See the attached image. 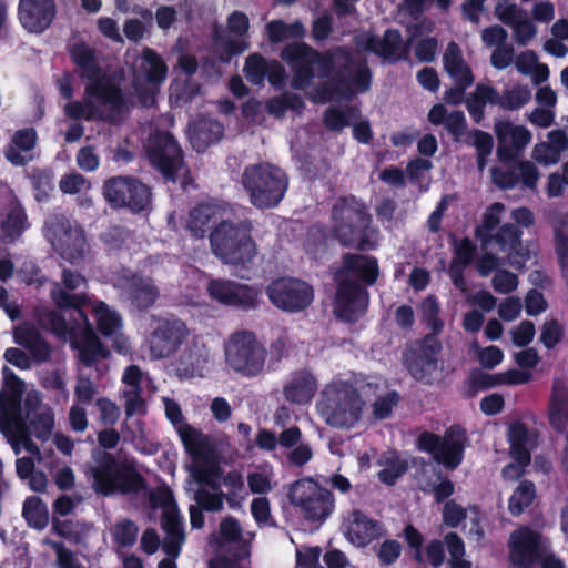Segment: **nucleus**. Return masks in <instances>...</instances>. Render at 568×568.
<instances>
[{
	"mask_svg": "<svg viewBox=\"0 0 568 568\" xmlns=\"http://www.w3.org/2000/svg\"><path fill=\"white\" fill-rule=\"evenodd\" d=\"M282 57L295 72L293 85L296 89L306 88L316 74L321 78L329 77L337 70L332 81L314 95L313 99L317 102L348 99L369 89L368 68L344 49H338L328 57H318L306 44L293 43L284 48Z\"/></svg>",
	"mask_w": 568,
	"mask_h": 568,
	"instance_id": "f257e3e1",
	"label": "nucleus"
},
{
	"mask_svg": "<svg viewBox=\"0 0 568 568\" xmlns=\"http://www.w3.org/2000/svg\"><path fill=\"white\" fill-rule=\"evenodd\" d=\"M84 283L81 274L63 270L62 284L65 290L59 283H54L51 290V298L57 307L75 308L73 324L67 323L60 314L51 310L39 311L37 318L40 325L50 328L60 338L69 339L72 347L78 349L81 363L92 366L98 359L105 358L109 352L93 332L87 315L79 308L88 302V297L69 292L80 288Z\"/></svg>",
	"mask_w": 568,
	"mask_h": 568,
	"instance_id": "f03ea898",
	"label": "nucleus"
},
{
	"mask_svg": "<svg viewBox=\"0 0 568 568\" xmlns=\"http://www.w3.org/2000/svg\"><path fill=\"white\" fill-rule=\"evenodd\" d=\"M365 403L357 389L344 381L326 384L320 393L316 409L331 427L352 428L364 414Z\"/></svg>",
	"mask_w": 568,
	"mask_h": 568,
	"instance_id": "7ed1b4c3",
	"label": "nucleus"
},
{
	"mask_svg": "<svg viewBox=\"0 0 568 568\" xmlns=\"http://www.w3.org/2000/svg\"><path fill=\"white\" fill-rule=\"evenodd\" d=\"M163 402L166 417L176 427L184 448L191 457V462L186 466L187 471L199 480H211L215 468L212 439L184 423L179 404L169 398H164Z\"/></svg>",
	"mask_w": 568,
	"mask_h": 568,
	"instance_id": "20e7f679",
	"label": "nucleus"
},
{
	"mask_svg": "<svg viewBox=\"0 0 568 568\" xmlns=\"http://www.w3.org/2000/svg\"><path fill=\"white\" fill-rule=\"evenodd\" d=\"M210 244L213 254L225 264L245 265L257 254L252 223L246 220H223L211 231Z\"/></svg>",
	"mask_w": 568,
	"mask_h": 568,
	"instance_id": "39448f33",
	"label": "nucleus"
},
{
	"mask_svg": "<svg viewBox=\"0 0 568 568\" xmlns=\"http://www.w3.org/2000/svg\"><path fill=\"white\" fill-rule=\"evenodd\" d=\"M4 385L0 392V430L7 437L16 455L21 449L30 454H38V446L31 440L26 426L23 416L18 409V399L23 393V383L11 369L3 368Z\"/></svg>",
	"mask_w": 568,
	"mask_h": 568,
	"instance_id": "423d86ee",
	"label": "nucleus"
},
{
	"mask_svg": "<svg viewBox=\"0 0 568 568\" xmlns=\"http://www.w3.org/2000/svg\"><path fill=\"white\" fill-rule=\"evenodd\" d=\"M123 100L119 89L108 81L91 82L87 85L81 101L70 100L64 106L67 116L73 120L113 119L122 109Z\"/></svg>",
	"mask_w": 568,
	"mask_h": 568,
	"instance_id": "0eeeda50",
	"label": "nucleus"
},
{
	"mask_svg": "<svg viewBox=\"0 0 568 568\" xmlns=\"http://www.w3.org/2000/svg\"><path fill=\"white\" fill-rule=\"evenodd\" d=\"M371 217L354 199L338 201L333 209V231L345 246L365 250L371 246Z\"/></svg>",
	"mask_w": 568,
	"mask_h": 568,
	"instance_id": "6e6552de",
	"label": "nucleus"
},
{
	"mask_svg": "<svg viewBox=\"0 0 568 568\" xmlns=\"http://www.w3.org/2000/svg\"><path fill=\"white\" fill-rule=\"evenodd\" d=\"M243 184L253 205L272 207L283 199L288 181L281 169L270 164H260L245 169Z\"/></svg>",
	"mask_w": 568,
	"mask_h": 568,
	"instance_id": "1a4fd4ad",
	"label": "nucleus"
},
{
	"mask_svg": "<svg viewBox=\"0 0 568 568\" xmlns=\"http://www.w3.org/2000/svg\"><path fill=\"white\" fill-rule=\"evenodd\" d=\"M152 507L162 509V528L165 531L163 550L170 557L159 564V568H176L175 559L185 541L182 516L173 498L172 491L160 487L150 496Z\"/></svg>",
	"mask_w": 568,
	"mask_h": 568,
	"instance_id": "9d476101",
	"label": "nucleus"
},
{
	"mask_svg": "<svg viewBox=\"0 0 568 568\" xmlns=\"http://www.w3.org/2000/svg\"><path fill=\"white\" fill-rule=\"evenodd\" d=\"M226 365L234 372L253 377L260 375L265 366L266 351L253 333L237 331L224 343Z\"/></svg>",
	"mask_w": 568,
	"mask_h": 568,
	"instance_id": "9b49d317",
	"label": "nucleus"
},
{
	"mask_svg": "<svg viewBox=\"0 0 568 568\" xmlns=\"http://www.w3.org/2000/svg\"><path fill=\"white\" fill-rule=\"evenodd\" d=\"M89 474L93 489L104 496L138 491L142 487V478L132 466L116 463L108 454L90 467Z\"/></svg>",
	"mask_w": 568,
	"mask_h": 568,
	"instance_id": "f8f14e48",
	"label": "nucleus"
},
{
	"mask_svg": "<svg viewBox=\"0 0 568 568\" xmlns=\"http://www.w3.org/2000/svg\"><path fill=\"white\" fill-rule=\"evenodd\" d=\"M44 235L54 251L71 263L81 261L88 252V242L81 225L62 214L48 217Z\"/></svg>",
	"mask_w": 568,
	"mask_h": 568,
	"instance_id": "ddd939ff",
	"label": "nucleus"
},
{
	"mask_svg": "<svg viewBox=\"0 0 568 568\" xmlns=\"http://www.w3.org/2000/svg\"><path fill=\"white\" fill-rule=\"evenodd\" d=\"M288 498L308 520H324L334 508L332 494L311 478L296 480Z\"/></svg>",
	"mask_w": 568,
	"mask_h": 568,
	"instance_id": "4468645a",
	"label": "nucleus"
},
{
	"mask_svg": "<svg viewBox=\"0 0 568 568\" xmlns=\"http://www.w3.org/2000/svg\"><path fill=\"white\" fill-rule=\"evenodd\" d=\"M440 342L433 335L410 343L403 354V362L409 374L418 381L432 383L440 376L438 354Z\"/></svg>",
	"mask_w": 568,
	"mask_h": 568,
	"instance_id": "2eb2a0df",
	"label": "nucleus"
},
{
	"mask_svg": "<svg viewBox=\"0 0 568 568\" xmlns=\"http://www.w3.org/2000/svg\"><path fill=\"white\" fill-rule=\"evenodd\" d=\"M166 65L162 58L153 50L145 48L134 73L133 85L140 103L152 106L160 84L166 78Z\"/></svg>",
	"mask_w": 568,
	"mask_h": 568,
	"instance_id": "dca6fc26",
	"label": "nucleus"
},
{
	"mask_svg": "<svg viewBox=\"0 0 568 568\" xmlns=\"http://www.w3.org/2000/svg\"><path fill=\"white\" fill-rule=\"evenodd\" d=\"M271 303L287 313L304 311L314 300V291L310 284L294 277H280L266 287Z\"/></svg>",
	"mask_w": 568,
	"mask_h": 568,
	"instance_id": "f3484780",
	"label": "nucleus"
},
{
	"mask_svg": "<svg viewBox=\"0 0 568 568\" xmlns=\"http://www.w3.org/2000/svg\"><path fill=\"white\" fill-rule=\"evenodd\" d=\"M103 196L112 206H126L132 212H141L150 203L149 189L142 183L124 176L105 181Z\"/></svg>",
	"mask_w": 568,
	"mask_h": 568,
	"instance_id": "a211bd4d",
	"label": "nucleus"
},
{
	"mask_svg": "<svg viewBox=\"0 0 568 568\" xmlns=\"http://www.w3.org/2000/svg\"><path fill=\"white\" fill-rule=\"evenodd\" d=\"M465 434L459 428H450L444 437L430 433H423L418 437V446L434 456V458L448 468H456L464 453Z\"/></svg>",
	"mask_w": 568,
	"mask_h": 568,
	"instance_id": "6ab92c4d",
	"label": "nucleus"
},
{
	"mask_svg": "<svg viewBox=\"0 0 568 568\" xmlns=\"http://www.w3.org/2000/svg\"><path fill=\"white\" fill-rule=\"evenodd\" d=\"M187 335L189 329L181 320H159L148 339L150 356L160 359L174 354Z\"/></svg>",
	"mask_w": 568,
	"mask_h": 568,
	"instance_id": "aec40b11",
	"label": "nucleus"
},
{
	"mask_svg": "<svg viewBox=\"0 0 568 568\" xmlns=\"http://www.w3.org/2000/svg\"><path fill=\"white\" fill-rule=\"evenodd\" d=\"M148 152L151 163L165 178L174 180L182 168L181 150L174 138L168 132L152 135L148 143Z\"/></svg>",
	"mask_w": 568,
	"mask_h": 568,
	"instance_id": "412c9836",
	"label": "nucleus"
},
{
	"mask_svg": "<svg viewBox=\"0 0 568 568\" xmlns=\"http://www.w3.org/2000/svg\"><path fill=\"white\" fill-rule=\"evenodd\" d=\"M494 131L497 138V156L504 162L513 161L531 142V132L524 125L508 120H496Z\"/></svg>",
	"mask_w": 568,
	"mask_h": 568,
	"instance_id": "4be33fe9",
	"label": "nucleus"
},
{
	"mask_svg": "<svg viewBox=\"0 0 568 568\" xmlns=\"http://www.w3.org/2000/svg\"><path fill=\"white\" fill-rule=\"evenodd\" d=\"M368 305V293L354 281H338L334 313L339 318L352 322L361 317Z\"/></svg>",
	"mask_w": 568,
	"mask_h": 568,
	"instance_id": "5701e85b",
	"label": "nucleus"
},
{
	"mask_svg": "<svg viewBox=\"0 0 568 568\" xmlns=\"http://www.w3.org/2000/svg\"><path fill=\"white\" fill-rule=\"evenodd\" d=\"M358 50L373 52L386 60L397 61L408 55V45L404 43L397 31L388 30L383 38L371 32H361L355 37Z\"/></svg>",
	"mask_w": 568,
	"mask_h": 568,
	"instance_id": "b1692460",
	"label": "nucleus"
},
{
	"mask_svg": "<svg viewBox=\"0 0 568 568\" xmlns=\"http://www.w3.org/2000/svg\"><path fill=\"white\" fill-rule=\"evenodd\" d=\"M115 286L123 291L129 304L139 311L151 307L160 294L154 282L140 274L124 273L116 278Z\"/></svg>",
	"mask_w": 568,
	"mask_h": 568,
	"instance_id": "393cba45",
	"label": "nucleus"
},
{
	"mask_svg": "<svg viewBox=\"0 0 568 568\" xmlns=\"http://www.w3.org/2000/svg\"><path fill=\"white\" fill-rule=\"evenodd\" d=\"M207 292L219 303L245 310L254 307L258 300V292L255 288L232 281H210Z\"/></svg>",
	"mask_w": 568,
	"mask_h": 568,
	"instance_id": "a878e982",
	"label": "nucleus"
},
{
	"mask_svg": "<svg viewBox=\"0 0 568 568\" xmlns=\"http://www.w3.org/2000/svg\"><path fill=\"white\" fill-rule=\"evenodd\" d=\"M57 14L54 0H20L18 18L21 26L31 33L48 29Z\"/></svg>",
	"mask_w": 568,
	"mask_h": 568,
	"instance_id": "bb28decb",
	"label": "nucleus"
},
{
	"mask_svg": "<svg viewBox=\"0 0 568 568\" xmlns=\"http://www.w3.org/2000/svg\"><path fill=\"white\" fill-rule=\"evenodd\" d=\"M343 532L356 547H364L384 535L381 523L358 509L351 510L344 518Z\"/></svg>",
	"mask_w": 568,
	"mask_h": 568,
	"instance_id": "cd10ccee",
	"label": "nucleus"
},
{
	"mask_svg": "<svg viewBox=\"0 0 568 568\" xmlns=\"http://www.w3.org/2000/svg\"><path fill=\"white\" fill-rule=\"evenodd\" d=\"M509 547L514 568H530L540 555L539 535L529 528H520L510 535Z\"/></svg>",
	"mask_w": 568,
	"mask_h": 568,
	"instance_id": "c85d7f7f",
	"label": "nucleus"
},
{
	"mask_svg": "<svg viewBox=\"0 0 568 568\" xmlns=\"http://www.w3.org/2000/svg\"><path fill=\"white\" fill-rule=\"evenodd\" d=\"M227 217H232V210L229 205L222 203H203L190 212L186 227L193 236L203 239L209 229L213 230Z\"/></svg>",
	"mask_w": 568,
	"mask_h": 568,
	"instance_id": "c756f323",
	"label": "nucleus"
},
{
	"mask_svg": "<svg viewBox=\"0 0 568 568\" xmlns=\"http://www.w3.org/2000/svg\"><path fill=\"white\" fill-rule=\"evenodd\" d=\"M539 178L538 168L528 160L518 161L511 170L491 169L493 182L500 189H514L521 184L524 187L535 190Z\"/></svg>",
	"mask_w": 568,
	"mask_h": 568,
	"instance_id": "7c9ffc66",
	"label": "nucleus"
},
{
	"mask_svg": "<svg viewBox=\"0 0 568 568\" xmlns=\"http://www.w3.org/2000/svg\"><path fill=\"white\" fill-rule=\"evenodd\" d=\"M18 409L23 416V425L30 420L32 429L38 438L47 439L54 427V414L50 407L42 406L40 396L37 393H29L24 399V406H20L18 399Z\"/></svg>",
	"mask_w": 568,
	"mask_h": 568,
	"instance_id": "2f4dec72",
	"label": "nucleus"
},
{
	"mask_svg": "<svg viewBox=\"0 0 568 568\" xmlns=\"http://www.w3.org/2000/svg\"><path fill=\"white\" fill-rule=\"evenodd\" d=\"M210 349L203 343L193 342L181 353L175 369L181 377L203 376L210 369Z\"/></svg>",
	"mask_w": 568,
	"mask_h": 568,
	"instance_id": "473e14b6",
	"label": "nucleus"
},
{
	"mask_svg": "<svg viewBox=\"0 0 568 568\" xmlns=\"http://www.w3.org/2000/svg\"><path fill=\"white\" fill-rule=\"evenodd\" d=\"M337 280L353 281L354 277L372 285L378 276V265L375 258L365 255L344 256L342 268L337 273Z\"/></svg>",
	"mask_w": 568,
	"mask_h": 568,
	"instance_id": "72a5a7b5",
	"label": "nucleus"
},
{
	"mask_svg": "<svg viewBox=\"0 0 568 568\" xmlns=\"http://www.w3.org/2000/svg\"><path fill=\"white\" fill-rule=\"evenodd\" d=\"M248 18L245 13L239 11L231 13L227 19V27L235 38L232 39L229 36H222L216 31V45L225 49L229 55L245 51L248 48V44L245 41L244 36L248 30Z\"/></svg>",
	"mask_w": 568,
	"mask_h": 568,
	"instance_id": "f704fd0d",
	"label": "nucleus"
},
{
	"mask_svg": "<svg viewBox=\"0 0 568 568\" xmlns=\"http://www.w3.org/2000/svg\"><path fill=\"white\" fill-rule=\"evenodd\" d=\"M317 390V381L307 371H300L292 375L283 388L284 397L297 405L308 404Z\"/></svg>",
	"mask_w": 568,
	"mask_h": 568,
	"instance_id": "c9c22d12",
	"label": "nucleus"
},
{
	"mask_svg": "<svg viewBox=\"0 0 568 568\" xmlns=\"http://www.w3.org/2000/svg\"><path fill=\"white\" fill-rule=\"evenodd\" d=\"M495 243L499 251L507 254V262L511 266H518L523 262L520 232L511 224H505L501 229L488 239L484 240L485 245Z\"/></svg>",
	"mask_w": 568,
	"mask_h": 568,
	"instance_id": "e433bc0d",
	"label": "nucleus"
},
{
	"mask_svg": "<svg viewBox=\"0 0 568 568\" xmlns=\"http://www.w3.org/2000/svg\"><path fill=\"white\" fill-rule=\"evenodd\" d=\"M214 474L211 480H199L191 473L190 476L194 481L204 484L206 486L200 487L194 494L195 503L204 510L221 511L224 508L225 495L220 489V484L216 480L220 477L216 456L214 455Z\"/></svg>",
	"mask_w": 568,
	"mask_h": 568,
	"instance_id": "4c0bfd02",
	"label": "nucleus"
},
{
	"mask_svg": "<svg viewBox=\"0 0 568 568\" xmlns=\"http://www.w3.org/2000/svg\"><path fill=\"white\" fill-rule=\"evenodd\" d=\"M445 71L455 81L464 87H469L474 82L470 67L463 57V51L455 42H449L443 55Z\"/></svg>",
	"mask_w": 568,
	"mask_h": 568,
	"instance_id": "58836bf2",
	"label": "nucleus"
},
{
	"mask_svg": "<svg viewBox=\"0 0 568 568\" xmlns=\"http://www.w3.org/2000/svg\"><path fill=\"white\" fill-rule=\"evenodd\" d=\"M27 227L24 209L18 203H11L0 213V243L16 241Z\"/></svg>",
	"mask_w": 568,
	"mask_h": 568,
	"instance_id": "ea45409f",
	"label": "nucleus"
},
{
	"mask_svg": "<svg viewBox=\"0 0 568 568\" xmlns=\"http://www.w3.org/2000/svg\"><path fill=\"white\" fill-rule=\"evenodd\" d=\"M14 341L20 346L27 348L37 362L49 359L50 346L33 325L29 323L19 325L14 329Z\"/></svg>",
	"mask_w": 568,
	"mask_h": 568,
	"instance_id": "a19ab883",
	"label": "nucleus"
},
{
	"mask_svg": "<svg viewBox=\"0 0 568 568\" xmlns=\"http://www.w3.org/2000/svg\"><path fill=\"white\" fill-rule=\"evenodd\" d=\"M508 442L510 444V456L515 462L529 464L530 450L535 446V438L521 423H516L509 427Z\"/></svg>",
	"mask_w": 568,
	"mask_h": 568,
	"instance_id": "79ce46f5",
	"label": "nucleus"
},
{
	"mask_svg": "<svg viewBox=\"0 0 568 568\" xmlns=\"http://www.w3.org/2000/svg\"><path fill=\"white\" fill-rule=\"evenodd\" d=\"M222 135V124L212 119H201L190 130V141L199 152L205 151L211 144L217 142Z\"/></svg>",
	"mask_w": 568,
	"mask_h": 568,
	"instance_id": "37998d69",
	"label": "nucleus"
},
{
	"mask_svg": "<svg viewBox=\"0 0 568 568\" xmlns=\"http://www.w3.org/2000/svg\"><path fill=\"white\" fill-rule=\"evenodd\" d=\"M70 54L73 62L79 68L81 75L92 82L103 81L100 79L101 69L98 63L95 51L84 42H78L71 45Z\"/></svg>",
	"mask_w": 568,
	"mask_h": 568,
	"instance_id": "c03bdc74",
	"label": "nucleus"
},
{
	"mask_svg": "<svg viewBox=\"0 0 568 568\" xmlns=\"http://www.w3.org/2000/svg\"><path fill=\"white\" fill-rule=\"evenodd\" d=\"M499 93L493 87L479 83L475 90L467 97L466 105L469 114L476 123L484 118V108L486 104L499 105Z\"/></svg>",
	"mask_w": 568,
	"mask_h": 568,
	"instance_id": "a18cd8bd",
	"label": "nucleus"
},
{
	"mask_svg": "<svg viewBox=\"0 0 568 568\" xmlns=\"http://www.w3.org/2000/svg\"><path fill=\"white\" fill-rule=\"evenodd\" d=\"M549 418L551 425L557 429H564L568 425V389L560 381L554 383Z\"/></svg>",
	"mask_w": 568,
	"mask_h": 568,
	"instance_id": "49530a36",
	"label": "nucleus"
},
{
	"mask_svg": "<svg viewBox=\"0 0 568 568\" xmlns=\"http://www.w3.org/2000/svg\"><path fill=\"white\" fill-rule=\"evenodd\" d=\"M92 312L99 331L104 336H116L121 328L120 315L103 302H94L92 304Z\"/></svg>",
	"mask_w": 568,
	"mask_h": 568,
	"instance_id": "de8ad7c7",
	"label": "nucleus"
},
{
	"mask_svg": "<svg viewBox=\"0 0 568 568\" xmlns=\"http://www.w3.org/2000/svg\"><path fill=\"white\" fill-rule=\"evenodd\" d=\"M379 464L383 469L378 473V478L386 485H394L396 480L407 470V463L394 453H387L382 456Z\"/></svg>",
	"mask_w": 568,
	"mask_h": 568,
	"instance_id": "09e8293b",
	"label": "nucleus"
},
{
	"mask_svg": "<svg viewBox=\"0 0 568 568\" xmlns=\"http://www.w3.org/2000/svg\"><path fill=\"white\" fill-rule=\"evenodd\" d=\"M22 515L28 524L37 529H42L49 521L47 506L39 497L31 496L23 504Z\"/></svg>",
	"mask_w": 568,
	"mask_h": 568,
	"instance_id": "8fccbe9b",
	"label": "nucleus"
},
{
	"mask_svg": "<svg viewBox=\"0 0 568 568\" xmlns=\"http://www.w3.org/2000/svg\"><path fill=\"white\" fill-rule=\"evenodd\" d=\"M222 485L226 488L224 495L229 507L232 509L240 508L245 498L242 475L237 471H230L222 478Z\"/></svg>",
	"mask_w": 568,
	"mask_h": 568,
	"instance_id": "3c124183",
	"label": "nucleus"
},
{
	"mask_svg": "<svg viewBox=\"0 0 568 568\" xmlns=\"http://www.w3.org/2000/svg\"><path fill=\"white\" fill-rule=\"evenodd\" d=\"M267 31L272 42H282L287 39L303 37L305 29L300 21L286 24L283 21L276 20L267 24Z\"/></svg>",
	"mask_w": 568,
	"mask_h": 568,
	"instance_id": "603ef678",
	"label": "nucleus"
},
{
	"mask_svg": "<svg viewBox=\"0 0 568 568\" xmlns=\"http://www.w3.org/2000/svg\"><path fill=\"white\" fill-rule=\"evenodd\" d=\"M531 99V91L527 85H516L505 90L499 98V106L505 110H518Z\"/></svg>",
	"mask_w": 568,
	"mask_h": 568,
	"instance_id": "864d4df0",
	"label": "nucleus"
},
{
	"mask_svg": "<svg viewBox=\"0 0 568 568\" xmlns=\"http://www.w3.org/2000/svg\"><path fill=\"white\" fill-rule=\"evenodd\" d=\"M535 488L529 481H523L509 498L508 509L514 516H519L534 500Z\"/></svg>",
	"mask_w": 568,
	"mask_h": 568,
	"instance_id": "5fc2aeb1",
	"label": "nucleus"
},
{
	"mask_svg": "<svg viewBox=\"0 0 568 568\" xmlns=\"http://www.w3.org/2000/svg\"><path fill=\"white\" fill-rule=\"evenodd\" d=\"M356 119H358V110L354 106L345 109L329 108L324 115L326 126L333 131H342L351 121Z\"/></svg>",
	"mask_w": 568,
	"mask_h": 568,
	"instance_id": "6e6d98bb",
	"label": "nucleus"
},
{
	"mask_svg": "<svg viewBox=\"0 0 568 568\" xmlns=\"http://www.w3.org/2000/svg\"><path fill=\"white\" fill-rule=\"evenodd\" d=\"M467 516H469L470 520L475 524L478 518L476 508L464 509L454 500L446 503L444 506V521L446 523V525L450 527L458 526L462 523V520L467 518Z\"/></svg>",
	"mask_w": 568,
	"mask_h": 568,
	"instance_id": "4d7b16f0",
	"label": "nucleus"
},
{
	"mask_svg": "<svg viewBox=\"0 0 568 568\" xmlns=\"http://www.w3.org/2000/svg\"><path fill=\"white\" fill-rule=\"evenodd\" d=\"M139 529L135 524L129 519L118 521L112 528V536L115 542L121 547H131L135 544Z\"/></svg>",
	"mask_w": 568,
	"mask_h": 568,
	"instance_id": "13d9d810",
	"label": "nucleus"
},
{
	"mask_svg": "<svg viewBox=\"0 0 568 568\" xmlns=\"http://www.w3.org/2000/svg\"><path fill=\"white\" fill-rule=\"evenodd\" d=\"M270 61L258 54H252L246 59L244 73L247 80L254 84H261L266 78Z\"/></svg>",
	"mask_w": 568,
	"mask_h": 568,
	"instance_id": "bf43d9fd",
	"label": "nucleus"
},
{
	"mask_svg": "<svg viewBox=\"0 0 568 568\" xmlns=\"http://www.w3.org/2000/svg\"><path fill=\"white\" fill-rule=\"evenodd\" d=\"M495 16L499 21L513 28L518 23L526 12L515 3L506 1H498L494 9Z\"/></svg>",
	"mask_w": 568,
	"mask_h": 568,
	"instance_id": "052dcab7",
	"label": "nucleus"
},
{
	"mask_svg": "<svg viewBox=\"0 0 568 568\" xmlns=\"http://www.w3.org/2000/svg\"><path fill=\"white\" fill-rule=\"evenodd\" d=\"M445 542L450 555L452 568H471V564L463 559L465 554L464 542L456 534L446 535Z\"/></svg>",
	"mask_w": 568,
	"mask_h": 568,
	"instance_id": "680f3d73",
	"label": "nucleus"
},
{
	"mask_svg": "<svg viewBox=\"0 0 568 568\" xmlns=\"http://www.w3.org/2000/svg\"><path fill=\"white\" fill-rule=\"evenodd\" d=\"M420 307L423 317L427 323L428 327H430L435 334L439 333L443 329L444 323L438 317L439 305L437 303V300L434 296H428L423 301Z\"/></svg>",
	"mask_w": 568,
	"mask_h": 568,
	"instance_id": "e2e57ef3",
	"label": "nucleus"
},
{
	"mask_svg": "<svg viewBox=\"0 0 568 568\" xmlns=\"http://www.w3.org/2000/svg\"><path fill=\"white\" fill-rule=\"evenodd\" d=\"M491 286L497 293L509 294L518 286L517 275L506 270H497L491 278Z\"/></svg>",
	"mask_w": 568,
	"mask_h": 568,
	"instance_id": "0e129e2a",
	"label": "nucleus"
},
{
	"mask_svg": "<svg viewBox=\"0 0 568 568\" xmlns=\"http://www.w3.org/2000/svg\"><path fill=\"white\" fill-rule=\"evenodd\" d=\"M303 104L302 100L294 94H285L268 101L267 110L275 116H282L288 108L298 109Z\"/></svg>",
	"mask_w": 568,
	"mask_h": 568,
	"instance_id": "69168bd1",
	"label": "nucleus"
},
{
	"mask_svg": "<svg viewBox=\"0 0 568 568\" xmlns=\"http://www.w3.org/2000/svg\"><path fill=\"white\" fill-rule=\"evenodd\" d=\"M397 404L398 395L395 392L379 396L373 404V416L376 419L388 418Z\"/></svg>",
	"mask_w": 568,
	"mask_h": 568,
	"instance_id": "338daca9",
	"label": "nucleus"
},
{
	"mask_svg": "<svg viewBox=\"0 0 568 568\" xmlns=\"http://www.w3.org/2000/svg\"><path fill=\"white\" fill-rule=\"evenodd\" d=\"M513 36L517 44L526 45L537 34V28L532 21L526 16L513 28Z\"/></svg>",
	"mask_w": 568,
	"mask_h": 568,
	"instance_id": "774afa93",
	"label": "nucleus"
}]
</instances>
